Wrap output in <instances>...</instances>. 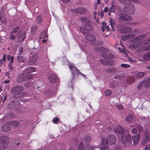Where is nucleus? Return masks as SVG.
Masks as SVG:
<instances>
[{"mask_svg": "<svg viewBox=\"0 0 150 150\" xmlns=\"http://www.w3.org/2000/svg\"><path fill=\"white\" fill-rule=\"evenodd\" d=\"M35 69L33 67H30L26 69V73H30L33 72L35 71Z\"/></svg>", "mask_w": 150, "mask_h": 150, "instance_id": "nucleus-30", "label": "nucleus"}, {"mask_svg": "<svg viewBox=\"0 0 150 150\" xmlns=\"http://www.w3.org/2000/svg\"><path fill=\"white\" fill-rule=\"evenodd\" d=\"M25 78L24 74L22 73L18 76L17 80L18 83H20L23 81H25Z\"/></svg>", "mask_w": 150, "mask_h": 150, "instance_id": "nucleus-15", "label": "nucleus"}, {"mask_svg": "<svg viewBox=\"0 0 150 150\" xmlns=\"http://www.w3.org/2000/svg\"><path fill=\"white\" fill-rule=\"evenodd\" d=\"M79 150H85L84 146L82 143H80L79 146Z\"/></svg>", "mask_w": 150, "mask_h": 150, "instance_id": "nucleus-42", "label": "nucleus"}, {"mask_svg": "<svg viewBox=\"0 0 150 150\" xmlns=\"http://www.w3.org/2000/svg\"><path fill=\"white\" fill-rule=\"evenodd\" d=\"M25 80H29L33 78V75L32 74H24Z\"/></svg>", "mask_w": 150, "mask_h": 150, "instance_id": "nucleus-36", "label": "nucleus"}, {"mask_svg": "<svg viewBox=\"0 0 150 150\" xmlns=\"http://www.w3.org/2000/svg\"><path fill=\"white\" fill-rule=\"evenodd\" d=\"M138 131L137 129L136 128H133L131 131V133L132 134H136Z\"/></svg>", "mask_w": 150, "mask_h": 150, "instance_id": "nucleus-52", "label": "nucleus"}, {"mask_svg": "<svg viewBox=\"0 0 150 150\" xmlns=\"http://www.w3.org/2000/svg\"><path fill=\"white\" fill-rule=\"evenodd\" d=\"M120 66L124 68H129L130 67V65L127 64H122L120 65Z\"/></svg>", "mask_w": 150, "mask_h": 150, "instance_id": "nucleus-50", "label": "nucleus"}, {"mask_svg": "<svg viewBox=\"0 0 150 150\" xmlns=\"http://www.w3.org/2000/svg\"><path fill=\"white\" fill-rule=\"evenodd\" d=\"M13 63H8V69L10 70L9 71H12L13 69V67L12 65V64Z\"/></svg>", "mask_w": 150, "mask_h": 150, "instance_id": "nucleus-46", "label": "nucleus"}, {"mask_svg": "<svg viewBox=\"0 0 150 150\" xmlns=\"http://www.w3.org/2000/svg\"><path fill=\"white\" fill-rule=\"evenodd\" d=\"M90 23H86L84 25V27L87 30H93V27L90 24Z\"/></svg>", "mask_w": 150, "mask_h": 150, "instance_id": "nucleus-24", "label": "nucleus"}, {"mask_svg": "<svg viewBox=\"0 0 150 150\" xmlns=\"http://www.w3.org/2000/svg\"><path fill=\"white\" fill-rule=\"evenodd\" d=\"M78 13L80 14H83L85 13L87 11V10L83 7H78L77 9Z\"/></svg>", "mask_w": 150, "mask_h": 150, "instance_id": "nucleus-17", "label": "nucleus"}, {"mask_svg": "<svg viewBox=\"0 0 150 150\" xmlns=\"http://www.w3.org/2000/svg\"><path fill=\"white\" fill-rule=\"evenodd\" d=\"M116 140V137L113 135H109L106 139L103 138L101 139L100 147H96L94 150H105L106 149H108L109 147L108 142H109L110 144L112 145L115 144Z\"/></svg>", "mask_w": 150, "mask_h": 150, "instance_id": "nucleus-1", "label": "nucleus"}, {"mask_svg": "<svg viewBox=\"0 0 150 150\" xmlns=\"http://www.w3.org/2000/svg\"><path fill=\"white\" fill-rule=\"evenodd\" d=\"M26 35V34L25 32L22 33L19 37L17 42L18 43H20L23 41L25 38Z\"/></svg>", "mask_w": 150, "mask_h": 150, "instance_id": "nucleus-14", "label": "nucleus"}, {"mask_svg": "<svg viewBox=\"0 0 150 150\" xmlns=\"http://www.w3.org/2000/svg\"><path fill=\"white\" fill-rule=\"evenodd\" d=\"M23 90V87L20 86H17L13 87L11 90V91L12 93H13L22 91Z\"/></svg>", "mask_w": 150, "mask_h": 150, "instance_id": "nucleus-9", "label": "nucleus"}, {"mask_svg": "<svg viewBox=\"0 0 150 150\" xmlns=\"http://www.w3.org/2000/svg\"><path fill=\"white\" fill-rule=\"evenodd\" d=\"M119 32L122 33H127L130 32L132 28L130 27H127L125 25L122 24L118 28Z\"/></svg>", "mask_w": 150, "mask_h": 150, "instance_id": "nucleus-2", "label": "nucleus"}, {"mask_svg": "<svg viewBox=\"0 0 150 150\" xmlns=\"http://www.w3.org/2000/svg\"><path fill=\"white\" fill-rule=\"evenodd\" d=\"M107 57L106 58H108V59H112L114 58V55L112 54L107 53Z\"/></svg>", "mask_w": 150, "mask_h": 150, "instance_id": "nucleus-49", "label": "nucleus"}, {"mask_svg": "<svg viewBox=\"0 0 150 150\" xmlns=\"http://www.w3.org/2000/svg\"><path fill=\"white\" fill-rule=\"evenodd\" d=\"M121 39L122 40L124 41H125L129 39L127 35L122 36Z\"/></svg>", "mask_w": 150, "mask_h": 150, "instance_id": "nucleus-53", "label": "nucleus"}, {"mask_svg": "<svg viewBox=\"0 0 150 150\" xmlns=\"http://www.w3.org/2000/svg\"><path fill=\"white\" fill-rule=\"evenodd\" d=\"M114 62L111 60H109L108 61H107V65L111 66L113 64Z\"/></svg>", "mask_w": 150, "mask_h": 150, "instance_id": "nucleus-51", "label": "nucleus"}, {"mask_svg": "<svg viewBox=\"0 0 150 150\" xmlns=\"http://www.w3.org/2000/svg\"><path fill=\"white\" fill-rule=\"evenodd\" d=\"M133 118V115H130L127 116L126 119V120L128 122L131 123L132 122Z\"/></svg>", "mask_w": 150, "mask_h": 150, "instance_id": "nucleus-26", "label": "nucleus"}, {"mask_svg": "<svg viewBox=\"0 0 150 150\" xmlns=\"http://www.w3.org/2000/svg\"><path fill=\"white\" fill-rule=\"evenodd\" d=\"M130 9L131 10L130 11L128 12V13L130 15L133 14L134 12L135 7L133 6H131L130 8Z\"/></svg>", "mask_w": 150, "mask_h": 150, "instance_id": "nucleus-40", "label": "nucleus"}, {"mask_svg": "<svg viewBox=\"0 0 150 150\" xmlns=\"http://www.w3.org/2000/svg\"><path fill=\"white\" fill-rule=\"evenodd\" d=\"M144 72H139L137 74V76L139 78H141L144 76Z\"/></svg>", "mask_w": 150, "mask_h": 150, "instance_id": "nucleus-38", "label": "nucleus"}, {"mask_svg": "<svg viewBox=\"0 0 150 150\" xmlns=\"http://www.w3.org/2000/svg\"><path fill=\"white\" fill-rule=\"evenodd\" d=\"M100 62L103 64L106 65L107 61L105 59H102L100 60Z\"/></svg>", "mask_w": 150, "mask_h": 150, "instance_id": "nucleus-62", "label": "nucleus"}, {"mask_svg": "<svg viewBox=\"0 0 150 150\" xmlns=\"http://www.w3.org/2000/svg\"><path fill=\"white\" fill-rule=\"evenodd\" d=\"M108 71L111 73H115L116 71V69L115 68H110L108 69Z\"/></svg>", "mask_w": 150, "mask_h": 150, "instance_id": "nucleus-48", "label": "nucleus"}, {"mask_svg": "<svg viewBox=\"0 0 150 150\" xmlns=\"http://www.w3.org/2000/svg\"><path fill=\"white\" fill-rule=\"evenodd\" d=\"M48 78L50 82L53 83H55L58 79L57 75L54 74H50Z\"/></svg>", "mask_w": 150, "mask_h": 150, "instance_id": "nucleus-8", "label": "nucleus"}, {"mask_svg": "<svg viewBox=\"0 0 150 150\" xmlns=\"http://www.w3.org/2000/svg\"><path fill=\"white\" fill-rule=\"evenodd\" d=\"M107 53L105 52H102L101 54V56L102 57L106 58L107 57Z\"/></svg>", "mask_w": 150, "mask_h": 150, "instance_id": "nucleus-61", "label": "nucleus"}, {"mask_svg": "<svg viewBox=\"0 0 150 150\" xmlns=\"http://www.w3.org/2000/svg\"><path fill=\"white\" fill-rule=\"evenodd\" d=\"M69 68L71 70L72 74V80L74 78V74H75V72H74L75 69H77L76 67H74L71 65H70L69 67Z\"/></svg>", "mask_w": 150, "mask_h": 150, "instance_id": "nucleus-23", "label": "nucleus"}, {"mask_svg": "<svg viewBox=\"0 0 150 150\" xmlns=\"http://www.w3.org/2000/svg\"><path fill=\"white\" fill-rule=\"evenodd\" d=\"M37 27L36 26H33L31 28V31L33 33H35L37 30Z\"/></svg>", "mask_w": 150, "mask_h": 150, "instance_id": "nucleus-57", "label": "nucleus"}, {"mask_svg": "<svg viewBox=\"0 0 150 150\" xmlns=\"http://www.w3.org/2000/svg\"><path fill=\"white\" fill-rule=\"evenodd\" d=\"M83 139L86 144L89 143L91 141V138L89 136H86Z\"/></svg>", "mask_w": 150, "mask_h": 150, "instance_id": "nucleus-28", "label": "nucleus"}, {"mask_svg": "<svg viewBox=\"0 0 150 150\" xmlns=\"http://www.w3.org/2000/svg\"><path fill=\"white\" fill-rule=\"evenodd\" d=\"M47 32L45 30H44L40 34L39 38L40 39H45L46 37L48 38V35L47 34Z\"/></svg>", "mask_w": 150, "mask_h": 150, "instance_id": "nucleus-21", "label": "nucleus"}, {"mask_svg": "<svg viewBox=\"0 0 150 150\" xmlns=\"http://www.w3.org/2000/svg\"><path fill=\"white\" fill-rule=\"evenodd\" d=\"M132 139L129 134L124 133L121 136V141L123 143L125 144L127 142L128 143H131Z\"/></svg>", "mask_w": 150, "mask_h": 150, "instance_id": "nucleus-3", "label": "nucleus"}, {"mask_svg": "<svg viewBox=\"0 0 150 150\" xmlns=\"http://www.w3.org/2000/svg\"><path fill=\"white\" fill-rule=\"evenodd\" d=\"M9 124L13 126H18L19 125V122L16 121H11L10 122Z\"/></svg>", "mask_w": 150, "mask_h": 150, "instance_id": "nucleus-39", "label": "nucleus"}, {"mask_svg": "<svg viewBox=\"0 0 150 150\" xmlns=\"http://www.w3.org/2000/svg\"><path fill=\"white\" fill-rule=\"evenodd\" d=\"M96 127L100 130V129H101L103 128V126L102 124L98 123L96 125Z\"/></svg>", "mask_w": 150, "mask_h": 150, "instance_id": "nucleus-56", "label": "nucleus"}, {"mask_svg": "<svg viewBox=\"0 0 150 150\" xmlns=\"http://www.w3.org/2000/svg\"><path fill=\"white\" fill-rule=\"evenodd\" d=\"M38 58V57L37 55L35 54L33 55L28 61V64L30 65H32L34 64L37 61Z\"/></svg>", "mask_w": 150, "mask_h": 150, "instance_id": "nucleus-11", "label": "nucleus"}, {"mask_svg": "<svg viewBox=\"0 0 150 150\" xmlns=\"http://www.w3.org/2000/svg\"><path fill=\"white\" fill-rule=\"evenodd\" d=\"M81 20L83 22L86 23H91L90 20L87 18L83 17L81 18Z\"/></svg>", "mask_w": 150, "mask_h": 150, "instance_id": "nucleus-33", "label": "nucleus"}, {"mask_svg": "<svg viewBox=\"0 0 150 150\" xmlns=\"http://www.w3.org/2000/svg\"><path fill=\"white\" fill-rule=\"evenodd\" d=\"M144 42L143 44L144 45L148 44L150 43V37L147 40H144Z\"/></svg>", "mask_w": 150, "mask_h": 150, "instance_id": "nucleus-58", "label": "nucleus"}, {"mask_svg": "<svg viewBox=\"0 0 150 150\" xmlns=\"http://www.w3.org/2000/svg\"><path fill=\"white\" fill-rule=\"evenodd\" d=\"M19 29V27L18 26H17L14 28L11 32V34L14 33L16 32Z\"/></svg>", "mask_w": 150, "mask_h": 150, "instance_id": "nucleus-43", "label": "nucleus"}, {"mask_svg": "<svg viewBox=\"0 0 150 150\" xmlns=\"http://www.w3.org/2000/svg\"><path fill=\"white\" fill-rule=\"evenodd\" d=\"M110 25L113 30H115L114 26L115 25V20L113 21L112 18H110Z\"/></svg>", "mask_w": 150, "mask_h": 150, "instance_id": "nucleus-32", "label": "nucleus"}, {"mask_svg": "<svg viewBox=\"0 0 150 150\" xmlns=\"http://www.w3.org/2000/svg\"><path fill=\"white\" fill-rule=\"evenodd\" d=\"M143 59L148 61L150 60V51L145 53L143 56Z\"/></svg>", "mask_w": 150, "mask_h": 150, "instance_id": "nucleus-19", "label": "nucleus"}, {"mask_svg": "<svg viewBox=\"0 0 150 150\" xmlns=\"http://www.w3.org/2000/svg\"><path fill=\"white\" fill-rule=\"evenodd\" d=\"M115 6L113 5L110 7L108 11V14L110 15L111 13H114L115 12Z\"/></svg>", "mask_w": 150, "mask_h": 150, "instance_id": "nucleus-29", "label": "nucleus"}, {"mask_svg": "<svg viewBox=\"0 0 150 150\" xmlns=\"http://www.w3.org/2000/svg\"><path fill=\"white\" fill-rule=\"evenodd\" d=\"M7 59L8 61H11L9 63H13L14 58L13 56H11L10 55H8L7 57Z\"/></svg>", "mask_w": 150, "mask_h": 150, "instance_id": "nucleus-37", "label": "nucleus"}, {"mask_svg": "<svg viewBox=\"0 0 150 150\" xmlns=\"http://www.w3.org/2000/svg\"><path fill=\"white\" fill-rule=\"evenodd\" d=\"M8 137L6 136H2L0 137V143L2 144H5L8 141Z\"/></svg>", "mask_w": 150, "mask_h": 150, "instance_id": "nucleus-13", "label": "nucleus"}, {"mask_svg": "<svg viewBox=\"0 0 150 150\" xmlns=\"http://www.w3.org/2000/svg\"><path fill=\"white\" fill-rule=\"evenodd\" d=\"M119 19L122 21H129L131 20L132 18L130 16L124 13L119 14Z\"/></svg>", "mask_w": 150, "mask_h": 150, "instance_id": "nucleus-6", "label": "nucleus"}, {"mask_svg": "<svg viewBox=\"0 0 150 150\" xmlns=\"http://www.w3.org/2000/svg\"><path fill=\"white\" fill-rule=\"evenodd\" d=\"M144 87H145V83L143 81L139 83L137 86V88L139 90H141Z\"/></svg>", "mask_w": 150, "mask_h": 150, "instance_id": "nucleus-27", "label": "nucleus"}, {"mask_svg": "<svg viewBox=\"0 0 150 150\" xmlns=\"http://www.w3.org/2000/svg\"><path fill=\"white\" fill-rule=\"evenodd\" d=\"M10 126L6 124L3 125L1 127L2 130L4 132H8L10 130Z\"/></svg>", "mask_w": 150, "mask_h": 150, "instance_id": "nucleus-18", "label": "nucleus"}, {"mask_svg": "<svg viewBox=\"0 0 150 150\" xmlns=\"http://www.w3.org/2000/svg\"><path fill=\"white\" fill-rule=\"evenodd\" d=\"M141 45L139 42H135L130 45L129 47L131 50H134L138 48Z\"/></svg>", "mask_w": 150, "mask_h": 150, "instance_id": "nucleus-12", "label": "nucleus"}, {"mask_svg": "<svg viewBox=\"0 0 150 150\" xmlns=\"http://www.w3.org/2000/svg\"><path fill=\"white\" fill-rule=\"evenodd\" d=\"M0 21L4 24H6V21L4 15H1L0 16Z\"/></svg>", "mask_w": 150, "mask_h": 150, "instance_id": "nucleus-25", "label": "nucleus"}, {"mask_svg": "<svg viewBox=\"0 0 150 150\" xmlns=\"http://www.w3.org/2000/svg\"><path fill=\"white\" fill-rule=\"evenodd\" d=\"M112 91L109 89H107L105 90V95L107 96H110L112 94Z\"/></svg>", "mask_w": 150, "mask_h": 150, "instance_id": "nucleus-35", "label": "nucleus"}, {"mask_svg": "<svg viewBox=\"0 0 150 150\" xmlns=\"http://www.w3.org/2000/svg\"><path fill=\"white\" fill-rule=\"evenodd\" d=\"M134 81V79L132 77H130L129 79L127 80L126 81L127 83H131Z\"/></svg>", "mask_w": 150, "mask_h": 150, "instance_id": "nucleus-47", "label": "nucleus"}, {"mask_svg": "<svg viewBox=\"0 0 150 150\" xmlns=\"http://www.w3.org/2000/svg\"><path fill=\"white\" fill-rule=\"evenodd\" d=\"M42 17L40 15H38L37 16V21L38 23L40 24L42 22Z\"/></svg>", "mask_w": 150, "mask_h": 150, "instance_id": "nucleus-44", "label": "nucleus"}, {"mask_svg": "<svg viewBox=\"0 0 150 150\" xmlns=\"http://www.w3.org/2000/svg\"><path fill=\"white\" fill-rule=\"evenodd\" d=\"M85 38L88 41L92 43L94 42L96 40V36L90 34H87L85 36Z\"/></svg>", "mask_w": 150, "mask_h": 150, "instance_id": "nucleus-7", "label": "nucleus"}, {"mask_svg": "<svg viewBox=\"0 0 150 150\" xmlns=\"http://www.w3.org/2000/svg\"><path fill=\"white\" fill-rule=\"evenodd\" d=\"M59 119L58 118H55L52 120L53 123L54 124H57L59 121Z\"/></svg>", "mask_w": 150, "mask_h": 150, "instance_id": "nucleus-60", "label": "nucleus"}, {"mask_svg": "<svg viewBox=\"0 0 150 150\" xmlns=\"http://www.w3.org/2000/svg\"><path fill=\"white\" fill-rule=\"evenodd\" d=\"M19 52L18 54H22L23 50V48L22 46H20L19 47Z\"/></svg>", "mask_w": 150, "mask_h": 150, "instance_id": "nucleus-54", "label": "nucleus"}, {"mask_svg": "<svg viewBox=\"0 0 150 150\" xmlns=\"http://www.w3.org/2000/svg\"><path fill=\"white\" fill-rule=\"evenodd\" d=\"M80 31L83 33H85L86 30L85 28H80Z\"/></svg>", "mask_w": 150, "mask_h": 150, "instance_id": "nucleus-63", "label": "nucleus"}, {"mask_svg": "<svg viewBox=\"0 0 150 150\" xmlns=\"http://www.w3.org/2000/svg\"><path fill=\"white\" fill-rule=\"evenodd\" d=\"M136 127L138 129L139 132H142L143 131V129L142 125L140 124H137L136 125Z\"/></svg>", "mask_w": 150, "mask_h": 150, "instance_id": "nucleus-34", "label": "nucleus"}, {"mask_svg": "<svg viewBox=\"0 0 150 150\" xmlns=\"http://www.w3.org/2000/svg\"><path fill=\"white\" fill-rule=\"evenodd\" d=\"M144 50L146 51H148L150 50V45H148L144 48Z\"/></svg>", "mask_w": 150, "mask_h": 150, "instance_id": "nucleus-64", "label": "nucleus"}, {"mask_svg": "<svg viewBox=\"0 0 150 150\" xmlns=\"http://www.w3.org/2000/svg\"><path fill=\"white\" fill-rule=\"evenodd\" d=\"M17 60L20 63H23L24 62L26 61V59L24 56H19L17 57Z\"/></svg>", "mask_w": 150, "mask_h": 150, "instance_id": "nucleus-22", "label": "nucleus"}, {"mask_svg": "<svg viewBox=\"0 0 150 150\" xmlns=\"http://www.w3.org/2000/svg\"><path fill=\"white\" fill-rule=\"evenodd\" d=\"M114 131L116 133H118L120 134H123L125 131L123 128L120 125L117 126L114 128Z\"/></svg>", "mask_w": 150, "mask_h": 150, "instance_id": "nucleus-10", "label": "nucleus"}, {"mask_svg": "<svg viewBox=\"0 0 150 150\" xmlns=\"http://www.w3.org/2000/svg\"><path fill=\"white\" fill-rule=\"evenodd\" d=\"M144 144L149 143L150 141V134L148 129H146L143 134V137L142 140Z\"/></svg>", "mask_w": 150, "mask_h": 150, "instance_id": "nucleus-4", "label": "nucleus"}, {"mask_svg": "<svg viewBox=\"0 0 150 150\" xmlns=\"http://www.w3.org/2000/svg\"><path fill=\"white\" fill-rule=\"evenodd\" d=\"M127 35L129 39L134 37L135 36V34L132 32V33H130L129 34Z\"/></svg>", "mask_w": 150, "mask_h": 150, "instance_id": "nucleus-55", "label": "nucleus"}, {"mask_svg": "<svg viewBox=\"0 0 150 150\" xmlns=\"http://www.w3.org/2000/svg\"><path fill=\"white\" fill-rule=\"evenodd\" d=\"M139 138L140 136L139 134H138L136 136H133L132 139L134 144H136L139 142Z\"/></svg>", "mask_w": 150, "mask_h": 150, "instance_id": "nucleus-16", "label": "nucleus"}, {"mask_svg": "<svg viewBox=\"0 0 150 150\" xmlns=\"http://www.w3.org/2000/svg\"><path fill=\"white\" fill-rule=\"evenodd\" d=\"M9 116L10 118H12L14 117L15 116V115L13 112H10L9 113Z\"/></svg>", "mask_w": 150, "mask_h": 150, "instance_id": "nucleus-59", "label": "nucleus"}, {"mask_svg": "<svg viewBox=\"0 0 150 150\" xmlns=\"http://www.w3.org/2000/svg\"><path fill=\"white\" fill-rule=\"evenodd\" d=\"M6 54H4L3 56V58L0 60V64H2L5 62L6 60Z\"/></svg>", "mask_w": 150, "mask_h": 150, "instance_id": "nucleus-41", "label": "nucleus"}, {"mask_svg": "<svg viewBox=\"0 0 150 150\" xmlns=\"http://www.w3.org/2000/svg\"><path fill=\"white\" fill-rule=\"evenodd\" d=\"M145 36V35H141L137 37L136 39L137 41L143 39L144 38Z\"/></svg>", "mask_w": 150, "mask_h": 150, "instance_id": "nucleus-45", "label": "nucleus"}, {"mask_svg": "<svg viewBox=\"0 0 150 150\" xmlns=\"http://www.w3.org/2000/svg\"><path fill=\"white\" fill-rule=\"evenodd\" d=\"M145 83V88H147L150 86V77L146 80H144Z\"/></svg>", "mask_w": 150, "mask_h": 150, "instance_id": "nucleus-31", "label": "nucleus"}, {"mask_svg": "<svg viewBox=\"0 0 150 150\" xmlns=\"http://www.w3.org/2000/svg\"><path fill=\"white\" fill-rule=\"evenodd\" d=\"M24 96V95L23 93L22 92L21 93L18 92L13 94V97L14 98H17L23 97Z\"/></svg>", "mask_w": 150, "mask_h": 150, "instance_id": "nucleus-20", "label": "nucleus"}, {"mask_svg": "<svg viewBox=\"0 0 150 150\" xmlns=\"http://www.w3.org/2000/svg\"><path fill=\"white\" fill-rule=\"evenodd\" d=\"M20 103L16 100L13 101L9 103L8 105V108L10 110H14L20 105Z\"/></svg>", "mask_w": 150, "mask_h": 150, "instance_id": "nucleus-5", "label": "nucleus"}]
</instances>
